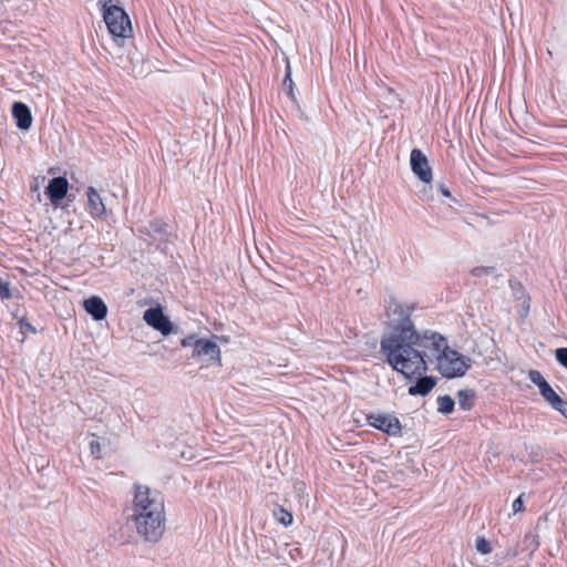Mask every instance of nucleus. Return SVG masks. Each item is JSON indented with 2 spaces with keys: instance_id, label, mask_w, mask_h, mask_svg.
<instances>
[{
  "instance_id": "1",
  "label": "nucleus",
  "mask_w": 567,
  "mask_h": 567,
  "mask_svg": "<svg viewBox=\"0 0 567 567\" xmlns=\"http://www.w3.org/2000/svg\"><path fill=\"white\" fill-rule=\"evenodd\" d=\"M380 347L386 362L405 378L426 372L425 350L435 355V368L446 379L465 375L473 364L470 357L452 349L442 334L433 331L419 334L410 319L385 334Z\"/></svg>"
},
{
  "instance_id": "2",
  "label": "nucleus",
  "mask_w": 567,
  "mask_h": 567,
  "mask_svg": "<svg viewBox=\"0 0 567 567\" xmlns=\"http://www.w3.org/2000/svg\"><path fill=\"white\" fill-rule=\"evenodd\" d=\"M131 519L145 542H158L164 535L166 522L163 495L148 486L135 485Z\"/></svg>"
},
{
  "instance_id": "3",
  "label": "nucleus",
  "mask_w": 567,
  "mask_h": 567,
  "mask_svg": "<svg viewBox=\"0 0 567 567\" xmlns=\"http://www.w3.org/2000/svg\"><path fill=\"white\" fill-rule=\"evenodd\" d=\"M103 18L110 33L117 38H128L132 34V25L126 12L112 0L103 3Z\"/></svg>"
},
{
  "instance_id": "4",
  "label": "nucleus",
  "mask_w": 567,
  "mask_h": 567,
  "mask_svg": "<svg viewBox=\"0 0 567 567\" xmlns=\"http://www.w3.org/2000/svg\"><path fill=\"white\" fill-rule=\"evenodd\" d=\"M193 357L202 360L206 365L216 363L220 365V349L216 342L209 339L194 341Z\"/></svg>"
},
{
  "instance_id": "5",
  "label": "nucleus",
  "mask_w": 567,
  "mask_h": 567,
  "mask_svg": "<svg viewBox=\"0 0 567 567\" xmlns=\"http://www.w3.org/2000/svg\"><path fill=\"white\" fill-rule=\"evenodd\" d=\"M143 320L146 324L159 331L163 336H168L173 332V324L168 317L163 313L161 306L145 310L143 313Z\"/></svg>"
},
{
  "instance_id": "6",
  "label": "nucleus",
  "mask_w": 567,
  "mask_h": 567,
  "mask_svg": "<svg viewBox=\"0 0 567 567\" xmlns=\"http://www.w3.org/2000/svg\"><path fill=\"white\" fill-rule=\"evenodd\" d=\"M410 165L412 172L424 184H431L433 174L426 156L419 148H414L410 154Z\"/></svg>"
},
{
  "instance_id": "7",
  "label": "nucleus",
  "mask_w": 567,
  "mask_h": 567,
  "mask_svg": "<svg viewBox=\"0 0 567 567\" xmlns=\"http://www.w3.org/2000/svg\"><path fill=\"white\" fill-rule=\"evenodd\" d=\"M368 423L386 433L388 435H399L401 433V423L398 417L384 414H370Z\"/></svg>"
},
{
  "instance_id": "8",
  "label": "nucleus",
  "mask_w": 567,
  "mask_h": 567,
  "mask_svg": "<svg viewBox=\"0 0 567 567\" xmlns=\"http://www.w3.org/2000/svg\"><path fill=\"white\" fill-rule=\"evenodd\" d=\"M529 380L539 389L542 396L555 409L561 403V398L553 390L549 383L544 379L542 373L537 370H530L528 373Z\"/></svg>"
},
{
  "instance_id": "9",
  "label": "nucleus",
  "mask_w": 567,
  "mask_h": 567,
  "mask_svg": "<svg viewBox=\"0 0 567 567\" xmlns=\"http://www.w3.org/2000/svg\"><path fill=\"white\" fill-rule=\"evenodd\" d=\"M87 197V212L93 218H105L106 217V207L100 195V193L93 187L90 186L86 189Z\"/></svg>"
},
{
  "instance_id": "10",
  "label": "nucleus",
  "mask_w": 567,
  "mask_h": 567,
  "mask_svg": "<svg viewBox=\"0 0 567 567\" xmlns=\"http://www.w3.org/2000/svg\"><path fill=\"white\" fill-rule=\"evenodd\" d=\"M69 190V182L64 177H54L47 187V194L53 205H58Z\"/></svg>"
},
{
  "instance_id": "11",
  "label": "nucleus",
  "mask_w": 567,
  "mask_h": 567,
  "mask_svg": "<svg viewBox=\"0 0 567 567\" xmlns=\"http://www.w3.org/2000/svg\"><path fill=\"white\" fill-rule=\"evenodd\" d=\"M12 116L20 130L27 131L32 125V114L27 104L14 102L12 104Z\"/></svg>"
},
{
  "instance_id": "12",
  "label": "nucleus",
  "mask_w": 567,
  "mask_h": 567,
  "mask_svg": "<svg viewBox=\"0 0 567 567\" xmlns=\"http://www.w3.org/2000/svg\"><path fill=\"white\" fill-rule=\"evenodd\" d=\"M83 307L94 320H103L107 313V307L104 301L99 297H91L86 299Z\"/></svg>"
},
{
  "instance_id": "13",
  "label": "nucleus",
  "mask_w": 567,
  "mask_h": 567,
  "mask_svg": "<svg viewBox=\"0 0 567 567\" xmlns=\"http://www.w3.org/2000/svg\"><path fill=\"white\" fill-rule=\"evenodd\" d=\"M435 386V380L432 377H424L410 386L409 394L411 395H426Z\"/></svg>"
},
{
  "instance_id": "14",
  "label": "nucleus",
  "mask_w": 567,
  "mask_h": 567,
  "mask_svg": "<svg viewBox=\"0 0 567 567\" xmlns=\"http://www.w3.org/2000/svg\"><path fill=\"white\" fill-rule=\"evenodd\" d=\"M474 398H475V393L473 390L465 389V390H460L457 392V401H458L461 409H463V410H470L472 408Z\"/></svg>"
},
{
  "instance_id": "15",
  "label": "nucleus",
  "mask_w": 567,
  "mask_h": 567,
  "mask_svg": "<svg viewBox=\"0 0 567 567\" xmlns=\"http://www.w3.org/2000/svg\"><path fill=\"white\" fill-rule=\"evenodd\" d=\"M455 402L450 395L437 398V411L443 414H450L454 410Z\"/></svg>"
},
{
  "instance_id": "16",
  "label": "nucleus",
  "mask_w": 567,
  "mask_h": 567,
  "mask_svg": "<svg viewBox=\"0 0 567 567\" xmlns=\"http://www.w3.org/2000/svg\"><path fill=\"white\" fill-rule=\"evenodd\" d=\"M274 517L278 523L282 524L284 526L291 525L293 520L292 514L289 511L285 509L284 507H278L277 509H275Z\"/></svg>"
},
{
  "instance_id": "17",
  "label": "nucleus",
  "mask_w": 567,
  "mask_h": 567,
  "mask_svg": "<svg viewBox=\"0 0 567 567\" xmlns=\"http://www.w3.org/2000/svg\"><path fill=\"white\" fill-rule=\"evenodd\" d=\"M475 547L476 550L483 555L489 554L492 550L489 543L483 537L476 539Z\"/></svg>"
},
{
  "instance_id": "18",
  "label": "nucleus",
  "mask_w": 567,
  "mask_h": 567,
  "mask_svg": "<svg viewBox=\"0 0 567 567\" xmlns=\"http://www.w3.org/2000/svg\"><path fill=\"white\" fill-rule=\"evenodd\" d=\"M555 358L557 362L567 369V348H558L555 350Z\"/></svg>"
},
{
  "instance_id": "19",
  "label": "nucleus",
  "mask_w": 567,
  "mask_h": 567,
  "mask_svg": "<svg viewBox=\"0 0 567 567\" xmlns=\"http://www.w3.org/2000/svg\"><path fill=\"white\" fill-rule=\"evenodd\" d=\"M420 197L423 200H432L433 199V196H432V185L431 184H425L422 187V189L420 190Z\"/></svg>"
},
{
  "instance_id": "20",
  "label": "nucleus",
  "mask_w": 567,
  "mask_h": 567,
  "mask_svg": "<svg viewBox=\"0 0 567 567\" xmlns=\"http://www.w3.org/2000/svg\"><path fill=\"white\" fill-rule=\"evenodd\" d=\"M284 86L288 89V94L293 100L295 96H293V92H292V80H291V75H290L289 69L287 70V74H286V78L284 80Z\"/></svg>"
},
{
  "instance_id": "21",
  "label": "nucleus",
  "mask_w": 567,
  "mask_h": 567,
  "mask_svg": "<svg viewBox=\"0 0 567 567\" xmlns=\"http://www.w3.org/2000/svg\"><path fill=\"white\" fill-rule=\"evenodd\" d=\"M90 450L92 455H94L97 458L101 457V444L97 440H92L90 442Z\"/></svg>"
},
{
  "instance_id": "22",
  "label": "nucleus",
  "mask_w": 567,
  "mask_h": 567,
  "mask_svg": "<svg viewBox=\"0 0 567 567\" xmlns=\"http://www.w3.org/2000/svg\"><path fill=\"white\" fill-rule=\"evenodd\" d=\"M513 512L514 514L516 513H519L522 509H523V499H522V496L517 497L514 502H513Z\"/></svg>"
},
{
  "instance_id": "23",
  "label": "nucleus",
  "mask_w": 567,
  "mask_h": 567,
  "mask_svg": "<svg viewBox=\"0 0 567 567\" xmlns=\"http://www.w3.org/2000/svg\"><path fill=\"white\" fill-rule=\"evenodd\" d=\"M195 340H197L195 337L189 336V337L184 338V339L181 341V344H182V347H184V348L192 347V348L194 349V341H195Z\"/></svg>"
},
{
  "instance_id": "24",
  "label": "nucleus",
  "mask_w": 567,
  "mask_h": 567,
  "mask_svg": "<svg viewBox=\"0 0 567 567\" xmlns=\"http://www.w3.org/2000/svg\"><path fill=\"white\" fill-rule=\"evenodd\" d=\"M555 410L559 411L564 416L567 417V402L561 400V403H559Z\"/></svg>"
},
{
  "instance_id": "25",
  "label": "nucleus",
  "mask_w": 567,
  "mask_h": 567,
  "mask_svg": "<svg viewBox=\"0 0 567 567\" xmlns=\"http://www.w3.org/2000/svg\"><path fill=\"white\" fill-rule=\"evenodd\" d=\"M489 270L487 268H475L473 270L474 276H481L482 274L488 272Z\"/></svg>"
},
{
  "instance_id": "26",
  "label": "nucleus",
  "mask_w": 567,
  "mask_h": 567,
  "mask_svg": "<svg viewBox=\"0 0 567 567\" xmlns=\"http://www.w3.org/2000/svg\"><path fill=\"white\" fill-rule=\"evenodd\" d=\"M440 192L442 195L446 196V197H450L451 196V193L450 190L444 186V185H440L439 187Z\"/></svg>"
},
{
  "instance_id": "27",
  "label": "nucleus",
  "mask_w": 567,
  "mask_h": 567,
  "mask_svg": "<svg viewBox=\"0 0 567 567\" xmlns=\"http://www.w3.org/2000/svg\"><path fill=\"white\" fill-rule=\"evenodd\" d=\"M132 73H133V74H135V75L142 74V73H143V68L141 66V68L137 70V69H136V66H135V65H133Z\"/></svg>"
}]
</instances>
